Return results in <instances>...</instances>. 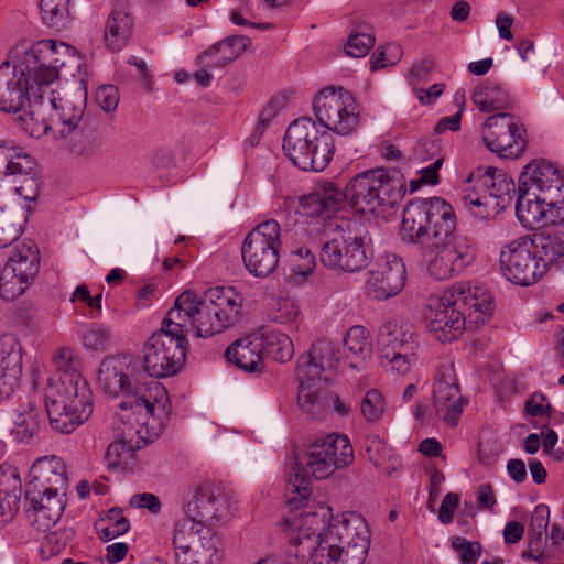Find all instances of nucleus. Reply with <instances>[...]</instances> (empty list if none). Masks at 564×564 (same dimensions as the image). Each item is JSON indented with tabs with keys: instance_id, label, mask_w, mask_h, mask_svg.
Wrapping results in <instances>:
<instances>
[{
	"instance_id": "obj_1",
	"label": "nucleus",
	"mask_w": 564,
	"mask_h": 564,
	"mask_svg": "<svg viewBox=\"0 0 564 564\" xmlns=\"http://www.w3.org/2000/svg\"><path fill=\"white\" fill-rule=\"evenodd\" d=\"M242 302L234 288L216 286L200 295L189 290L181 293L161 329L143 346L144 375L153 379L177 373L185 362L187 334L207 338L235 326L241 318Z\"/></svg>"
},
{
	"instance_id": "obj_2",
	"label": "nucleus",
	"mask_w": 564,
	"mask_h": 564,
	"mask_svg": "<svg viewBox=\"0 0 564 564\" xmlns=\"http://www.w3.org/2000/svg\"><path fill=\"white\" fill-rule=\"evenodd\" d=\"M400 236L421 251L430 274L437 280L459 274L475 257L468 239L456 234L453 206L442 197L408 203Z\"/></svg>"
},
{
	"instance_id": "obj_3",
	"label": "nucleus",
	"mask_w": 564,
	"mask_h": 564,
	"mask_svg": "<svg viewBox=\"0 0 564 564\" xmlns=\"http://www.w3.org/2000/svg\"><path fill=\"white\" fill-rule=\"evenodd\" d=\"M100 389L111 395H123L122 410L130 409L137 423L147 429L148 437H156L170 417V399L165 387L149 379L141 360L132 355H112L104 358L98 370Z\"/></svg>"
},
{
	"instance_id": "obj_4",
	"label": "nucleus",
	"mask_w": 564,
	"mask_h": 564,
	"mask_svg": "<svg viewBox=\"0 0 564 564\" xmlns=\"http://www.w3.org/2000/svg\"><path fill=\"white\" fill-rule=\"evenodd\" d=\"M75 48L63 42L46 41L25 51L18 64L0 65V110L24 115L34 105L43 87L58 77L65 65L57 55L74 57Z\"/></svg>"
},
{
	"instance_id": "obj_5",
	"label": "nucleus",
	"mask_w": 564,
	"mask_h": 564,
	"mask_svg": "<svg viewBox=\"0 0 564 564\" xmlns=\"http://www.w3.org/2000/svg\"><path fill=\"white\" fill-rule=\"evenodd\" d=\"M494 311L488 289L469 282L455 283L430 299L425 310L426 327L436 340L453 343L464 334L467 321L476 326L484 325Z\"/></svg>"
},
{
	"instance_id": "obj_6",
	"label": "nucleus",
	"mask_w": 564,
	"mask_h": 564,
	"mask_svg": "<svg viewBox=\"0 0 564 564\" xmlns=\"http://www.w3.org/2000/svg\"><path fill=\"white\" fill-rule=\"evenodd\" d=\"M404 177L398 171L368 170L355 175L343 194L345 203L362 215H380L405 195Z\"/></svg>"
},
{
	"instance_id": "obj_7",
	"label": "nucleus",
	"mask_w": 564,
	"mask_h": 564,
	"mask_svg": "<svg viewBox=\"0 0 564 564\" xmlns=\"http://www.w3.org/2000/svg\"><path fill=\"white\" fill-rule=\"evenodd\" d=\"M283 150L300 170L321 172L332 161L335 147L328 131H319L311 118L302 117L286 129Z\"/></svg>"
},
{
	"instance_id": "obj_8",
	"label": "nucleus",
	"mask_w": 564,
	"mask_h": 564,
	"mask_svg": "<svg viewBox=\"0 0 564 564\" xmlns=\"http://www.w3.org/2000/svg\"><path fill=\"white\" fill-rule=\"evenodd\" d=\"M470 187L465 189L463 200L466 207L479 218H491L511 205L516 185L502 170L478 167L468 177Z\"/></svg>"
},
{
	"instance_id": "obj_9",
	"label": "nucleus",
	"mask_w": 564,
	"mask_h": 564,
	"mask_svg": "<svg viewBox=\"0 0 564 564\" xmlns=\"http://www.w3.org/2000/svg\"><path fill=\"white\" fill-rule=\"evenodd\" d=\"M319 259L329 270L355 273L368 265L372 259V250L349 223L341 220V223L328 224Z\"/></svg>"
},
{
	"instance_id": "obj_10",
	"label": "nucleus",
	"mask_w": 564,
	"mask_h": 564,
	"mask_svg": "<svg viewBox=\"0 0 564 564\" xmlns=\"http://www.w3.org/2000/svg\"><path fill=\"white\" fill-rule=\"evenodd\" d=\"M84 112L83 100L45 98L44 94H40L31 109L20 116V120L31 135H41L51 129H58L62 135H68L78 127Z\"/></svg>"
},
{
	"instance_id": "obj_11",
	"label": "nucleus",
	"mask_w": 564,
	"mask_h": 564,
	"mask_svg": "<svg viewBox=\"0 0 564 564\" xmlns=\"http://www.w3.org/2000/svg\"><path fill=\"white\" fill-rule=\"evenodd\" d=\"M282 249L281 228L270 219L256 226L245 238L241 254L246 269L257 278H265L278 267Z\"/></svg>"
},
{
	"instance_id": "obj_12",
	"label": "nucleus",
	"mask_w": 564,
	"mask_h": 564,
	"mask_svg": "<svg viewBox=\"0 0 564 564\" xmlns=\"http://www.w3.org/2000/svg\"><path fill=\"white\" fill-rule=\"evenodd\" d=\"M313 111L322 126L340 135L350 134L359 124L356 98L341 87L322 89L314 98Z\"/></svg>"
},
{
	"instance_id": "obj_13",
	"label": "nucleus",
	"mask_w": 564,
	"mask_h": 564,
	"mask_svg": "<svg viewBox=\"0 0 564 564\" xmlns=\"http://www.w3.org/2000/svg\"><path fill=\"white\" fill-rule=\"evenodd\" d=\"M40 251L31 241L18 243L0 273V296L12 301L26 292L40 272Z\"/></svg>"
},
{
	"instance_id": "obj_14",
	"label": "nucleus",
	"mask_w": 564,
	"mask_h": 564,
	"mask_svg": "<svg viewBox=\"0 0 564 564\" xmlns=\"http://www.w3.org/2000/svg\"><path fill=\"white\" fill-rule=\"evenodd\" d=\"M172 541L177 564H209L217 551L213 529L186 517L175 523Z\"/></svg>"
},
{
	"instance_id": "obj_15",
	"label": "nucleus",
	"mask_w": 564,
	"mask_h": 564,
	"mask_svg": "<svg viewBox=\"0 0 564 564\" xmlns=\"http://www.w3.org/2000/svg\"><path fill=\"white\" fill-rule=\"evenodd\" d=\"M328 516L329 510L321 507L318 511L305 512L285 520L286 530L290 531L285 550L286 564H304L313 558L319 532L325 529Z\"/></svg>"
},
{
	"instance_id": "obj_16",
	"label": "nucleus",
	"mask_w": 564,
	"mask_h": 564,
	"mask_svg": "<svg viewBox=\"0 0 564 564\" xmlns=\"http://www.w3.org/2000/svg\"><path fill=\"white\" fill-rule=\"evenodd\" d=\"M520 120L510 112L489 116L481 126L485 145L501 158H518L527 147Z\"/></svg>"
},
{
	"instance_id": "obj_17",
	"label": "nucleus",
	"mask_w": 564,
	"mask_h": 564,
	"mask_svg": "<svg viewBox=\"0 0 564 564\" xmlns=\"http://www.w3.org/2000/svg\"><path fill=\"white\" fill-rule=\"evenodd\" d=\"M352 462L354 448L346 435L329 434L306 451V465L316 479H325Z\"/></svg>"
},
{
	"instance_id": "obj_18",
	"label": "nucleus",
	"mask_w": 564,
	"mask_h": 564,
	"mask_svg": "<svg viewBox=\"0 0 564 564\" xmlns=\"http://www.w3.org/2000/svg\"><path fill=\"white\" fill-rule=\"evenodd\" d=\"M533 249L528 236L505 246L500 252V267L507 280L527 286L545 273V264L540 263Z\"/></svg>"
},
{
	"instance_id": "obj_19",
	"label": "nucleus",
	"mask_w": 564,
	"mask_h": 564,
	"mask_svg": "<svg viewBox=\"0 0 564 564\" xmlns=\"http://www.w3.org/2000/svg\"><path fill=\"white\" fill-rule=\"evenodd\" d=\"M406 281L405 265L395 254L377 259L366 281L367 293L375 300L382 301L401 292Z\"/></svg>"
},
{
	"instance_id": "obj_20",
	"label": "nucleus",
	"mask_w": 564,
	"mask_h": 564,
	"mask_svg": "<svg viewBox=\"0 0 564 564\" xmlns=\"http://www.w3.org/2000/svg\"><path fill=\"white\" fill-rule=\"evenodd\" d=\"M464 404L453 365H441L435 376L433 389V405L436 415L448 425L456 426Z\"/></svg>"
},
{
	"instance_id": "obj_21",
	"label": "nucleus",
	"mask_w": 564,
	"mask_h": 564,
	"mask_svg": "<svg viewBox=\"0 0 564 564\" xmlns=\"http://www.w3.org/2000/svg\"><path fill=\"white\" fill-rule=\"evenodd\" d=\"M340 359V349L335 343L318 339L299 357L296 377L328 381L337 371Z\"/></svg>"
},
{
	"instance_id": "obj_22",
	"label": "nucleus",
	"mask_w": 564,
	"mask_h": 564,
	"mask_svg": "<svg viewBox=\"0 0 564 564\" xmlns=\"http://www.w3.org/2000/svg\"><path fill=\"white\" fill-rule=\"evenodd\" d=\"M45 400L62 401L75 412H93V392L88 381L77 370L62 372L55 382H50Z\"/></svg>"
},
{
	"instance_id": "obj_23",
	"label": "nucleus",
	"mask_w": 564,
	"mask_h": 564,
	"mask_svg": "<svg viewBox=\"0 0 564 564\" xmlns=\"http://www.w3.org/2000/svg\"><path fill=\"white\" fill-rule=\"evenodd\" d=\"M66 491L26 488L28 517L39 531L46 532L61 519L66 506Z\"/></svg>"
},
{
	"instance_id": "obj_24",
	"label": "nucleus",
	"mask_w": 564,
	"mask_h": 564,
	"mask_svg": "<svg viewBox=\"0 0 564 564\" xmlns=\"http://www.w3.org/2000/svg\"><path fill=\"white\" fill-rule=\"evenodd\" d=\"M519 181L523 186L539 192L544 200L564 196V170L552 163L541 161L528 164Z\"/></svg>"
},
{
	"instance_id": "obj_25",
	"label": "nucleus",
	"mask_w": 564,
	"mask_h": 564,
	"mask_svg": "<svg viewBox=\"0 0 564 564\" xmlns=\"http://www.w3.org/2000/svg\"><path fill=\"white\" fill-rule=\"evenodd\" d=\"M184 511L186 518L207 524L226 516L227 502L219 489L210 485L199 486Z\"/></svg>"
},
{
	"instance_id": "obj_26",
	"label": "nucleus",
	"mask_w": 564,
	"mask_h": 564,
	"mask_svg": "<svg viewBox=\"0 0 564 564\" xmlns=\"http://www.w3.org/2000/svg\"><path fill=\"white\" fill-rule=\"evenodd\" d=\"M22 373V351L12 335L0 337V397L9 398L19 387Z\"/></svg>"
},
{
	"instance_id": "obj_27",
	"label": "nucleus",
	"mask_w": 564,
	"mask_h": 564,
	"mask_svg": "<svg viewBox=\"0 0 564 564\" xmlns=\"http://www.w3.org/2000/svg\"><path fill=\"white\" fill-rule=\"evenodd\" d=\"M31 480L26 488L53 489L55 492L67 491L68 477L66 466L58 456H43L37 458L31 467Z\"/></svg>"
},
{
	"instance_id": "obj_28",
	"label": "nucleus",
	"mask_w": 564,
	"mask_h": 564,
	"mask_svg": "<svg viewBox=\"0 0 564 564\" xmlns=\"http://www.w3.org/2000/svg\"><path fill=\"white\" fill-rule=\"evenodd\" d=\"M262 350L263 339L261 335L248 334L229 345L225 356L229 362L235 364L246 372H262L264 370Z\"/></svg>"
},
{
	"instance_id": "obj_29",
	"label": "nucleus",
	"mask_w": 564,
	"mask_h": 564,
	"mask_svg": "<svg viewBox=\"0 0 564 564\" xmlns=\"http://www.w3.org/2000/svg\"><path fill=\"white\" fill-rule=\"evenodd\" d=\"M345 204L343 191L332 182L318 185L311 194L300 199V207L308 217L329 216Z\"/></svg>"
},
{
	"instance_id": "obj_30",
	"label": "nucleus",
	"mask_w": 564,
	"mask_h": 564,
	"mask_svg": "<svg viewBox=\"0 0 564 564\" xmlns=\"http://www.w3.org/2000/svg\"><path fill=\"white\" fill-rule=\"evenodd\" d=\"M473 101L482 112H509L514 108V98L498 80L488 78L477 85L473 93Z\"/></svg>"
},
{
	"instance_id": "obj_31",
	"label": "nucleus",
	"mask_w": 564,
	"mask_h": 564,
	"mask_svg": "<svg viewBox=\"0 0 564 564\" xmlns=\"http://www.w3.org/2000/svg\"><path fill=\"white\" fill-rule=\"evenodd\" d=\"M419 336L404 329L397 323L388 322L379 328L378 351L381 356H394V352H412L419 350Z\"/></svg>"
},
{
	"instance_id": "obj_32",
	"label": "nucleus",
	"mask_w": 564,
	"mask_h": 564,
	"mask_svg": "<svg viewBox=\"0 0 564 564\" xmlns=\"http://www.w3.org/2000/svg\"><path fill=\"white\" fill-rule=\"evenodd\" d=\"M561 227H545L529 237L532 243L533 253L536 254L540 263L545 264V271L555 268L564 254V241Z\"/></svg>"
},
{
	"instance_id": "obj_33",
	"label": "nucleus",
	"mask_w": 564,
	"mask_h": 564,
	"mask_svg": "<svg viewBox=\"0 0 564 564\" xmlns=\"http://www.w3.org/2000/svg\"><path fill=\"white\" fill-rule=\"evenodd\" d=\"M546 203L547 200H544L542 195L532 191L529 186H523L519 181L516 214L524 227L542 225L545 228Z\"/></svg>"
},
{
	"instance_id": "obj_34",
	"label": "nucleus",
	"mask_w": 564,
	"mask_h": 564,
	"mask_svg": "<svg viewBox=\"0 0 564 564\" xmlns=\"http://www.w3.org/2000/svg\"><path fill=\"white\" fill-rule=\"evenodd\" d=\"M362 451L365 457L387 476H395L402 469L400 457L378 434L365 436Z\"/></svg>"
},
{
	"instance_id": "obj_35",
	"label": "nucleus",
	"mask_w": 564,
	"mask_h": 564,
	"mask_svg": "<svg viewBox=\"0 0 564 564\" xmlns=\"http://www.w3.org/2000/svg\"><path fill=\"white\" fill-rule=\"evenodd\" d=\"M297 380L300 409L313 419L321 420L327 412V390L321 387L322 380L308 378H297Z\"/></svg>"
},
{
	"instance_id": "obj_36",
	"label": "nucleus",
	"mask_w": 564,
	"mask_h": 564,
	"mask_svg": "<svg viewBox=\"0 0 564 564\" xmlns=\"http://www.w3.org/2000/svg\"><path fill=\"white\" fill-rule=\"evenodd\" d=\"M337 529L345 539V546L361 549L368 553L370 546V530L366 519L355 511L343 513L341 520L335 521Z\"/></svg>"
},
{
	"instance_id": "obj_37",
	"label": "nucleus",
	"mask_w": 564,
	"mask_h": 564,
	"mask_svg": "<svg viewBox=\"0 0 564 564\" xmlns=\"http://www.w3.org/2000/svg\"><path fill=\"white\" fill-rule=\"evenodd\" d=\"M133 20L120 6L110 13L104 32V40L112 52L121 51L131 37Z\"/></svg>"
},
{
	"instance_id": "obj_38",
	"label": "nucleus",
	"mask_w": 564,
	"mask_h": 564,
	"mask_svg": "<svg viewBox=\"0 0 564 564\" xmlns=\"http://www.w3.org/2000/svg\"><path fill=\"white\" fill-rule=\"evenodd\" d=\"M550 523V509L544 503L538 505L530 518L528 528L529 550L525 555L539 561L544 555V547L547 543V527Z\"/></svg>"
},
{
	"instance_id": "obj_39",
	"label": "nucleus",
	"mask_w": 564,
	"mask_h": 564,
	"mask_svg": "<svg viewBox=\"0 0 564 564\" xmlns=\"http://www.w3.org/2000/svg\"><path fill=\"white\" fill-rule=\"evenodd\" d=\"M43 422L42 409L34 401L21 404L17 410L12 437L20 443H29L37 434Z\"/></svg>"
},
{
	"instance_id": "obj_40",
	"label": "nucleus",
	"mask_w": 564,
	"mask_h": 564,
	"mask_svg": "<svg viewBox=\"0 0 564 564\" xmlns=\"http://www.w3.org/2000/svg\"><path fill=\"white\" fill-rule=\"evenodd\" d=\"M46 415L53 430L62 434H68L75 431L90 416L87 412H75V409L56 400H45Z\"/></svg>"
},
{
	"instance_id": "obj_41",
	"label": "nucleus",
	"mask_w": 564,
	"mask_h": 564,
	"mask_svg": "<svg viewBox=\"0 0 564 564\" xmlns=\"http://www.w3.org/2000/svg\"><path fill=\"white\" fill-rule=\"evenodd\" d=\"M20 485L18 469L12 466H0V522L10 521L18 510L15 489Z\"/></svg>"
},
{
	"instance_id": "obj_42",
	"label": "nucleus",
	"mask_w": 564,
	"mask_h": 564,
	"mask_svg": "<svg viewBox=\"0 0 564 564\" xmlns=\"http://www.w3.org/2000/svg\"><path fill=\"white\" fill-rule=\"evenodd\" d=\"M285 490L291 509H297L311 495V478L296 458L292 464L291 470L288 473Z\"/></svg>"
},
{
	"instance_id": "obj_43",
	"label": "nucleus",
	"mask_w": 564,
	"mask_h": 564,
	"mask_svg": "<svg viewBox=\"0 0 564 564\" xmlns=\"http://www.w3.org/2000/svg\"><path fill=\"white\" fill-rule=\"evenodd\" d=\"M344 345L349 354L359 358L357 362H350L352 369H360L362 364L372 354V344L369 340V333L364 326H352L346 333Z\"/></svg>"
},
{
	"instance_id": "obj_44",
	"label": "nucleus",
	"mask_w": 564,
	"mask_h": 564,
	"mask_svg": "<svg viewBox=\"0 0 564 564\" xmlns=\"http://www.w3.org/2000/svg\"><path fill=\"white\" fill-rule=\"evenodd\" d=\"M96 530L99 538L110 541L127 533L130 529L129 520L123 516L122 509L111 508L104 518L96 522Z\"/></svg>"
},
{
	"instance_id": "obj_45",
	"label": "nucleus",
	"mask_w": 564,
	"mask_h": 564,
	"mask_svg": "<svg viewBox=\"0 0 564 564\" xmlns=\"http://www.w3.org/2000/svg\"><path fill=\"white\" fill-rule=\"evenodd\" d=\"M70 0H41L42 21L50 28L61 30L70 21Z\"/></svg>"
},
{
	"instance_id": "obj_46",
	"label": "nucleus",
	"mask_w": 564,
	"mask_h": 564,
	"mask_svg": "<svg viewBox=\"0 0 564 564\" xmlns=\"http://www.w3.org/2000/svg\"><path fill=\"white\" fill-rule=\"evenodd\" d=\"M263 348L276 361L286 362L294 356V345L292 339L275 330H267L261 334Z\"/></svg>"
},
{
	"instance_id": "obj_47",
	"label": "nucleus",
	"mask_w": 564,
	"mask_h": 564,
	"mask_svg": "<svg viewBox=\"0 0 564 564\" xmlns=\"http://www.w3.org/2000/svg\"><path fill=\"white\" fill-rule=\"evenodd\" d=\"M250 44V39L245 35H232L213 44L204 51V58L208 57L212 53L220 54V62L227 65L234 62Z\"/></svg>"
},
{
	"instance_id": "obj_48",
	"label": "nucleus",
	"mask_w": 564,
	"mask_h": 564,
	"mask_svg": "<svg viewBox=\"0 0 564 564\" xmlns=\"http://www.w3.org/2000/svg\"><path fill=\"white\" fill-rule=\"evenodd\" d=\"M78 336L83 346L91 351L106 350L112 338L109 327L99 323L84 325L78 332Z\"/></svg>"
},
{
	"instance_id": "obj_49",
	"label": "nucleus",
	"mask_w": 564,
	"mask_h": 564,
	"mask_svg": "<svg viewBox=\"0 0 564 564\" xmlns=\"http://www.w3.org/2000/svg\"><path fill=\"white\" fill-rule=\"evenodd\" d=\"M105 458L110 468L127 470L134 465L135 452L132 445L117 441L108 446Z\"/></svg>"
},
{
	"instance_id": "obj_50",
	"label": "nucleus",
	"mask_w": 564,
	"mask_h": 564,
	"mask_svg": "<svg viewBox=\"0 0 564 564\" xmlns=\"http://www.w3.org/2000/svg\"><path fill=\"white\" fill-rule=\"evenodd\" d=\"M344 540L339 529H337L336 522L330 523L323 532H319L318 544L313 555L314 561L330 555L333 553L332 551L346 549Z\"/></svg>"
},
{
	"instance_id": "obj_51",
	"label": "nucleus",
	"mask_w": 564,
	"mask_h": 564,
	"mask_svg": "<svg viewBox=\"0 0 564 564\" xmlns=\"http://www.w3.org/2000/svg\"><path fill=\"white\" fill-rule=\"evenodd\" d=\"M381 362L388 370L394 371L399 375H405L411 371L413 366L419 360V350L410 352H394V356H381Z\"/></svg>"
},
{
	"instance_id": "obj_52",
	"label": "nucleus",
	"mask_w": 564,
	"mask_h": 564,
	"mask_svg": "<svg viewBox=\"0 0 564 564\" xmlns=\"http://www.w3.org/2000/svg\"><path fill=\"white\" fill-rule=\"evenodd\" d=\"M333 553L322 560L314 561V564H362L367 553L359 549L346 546L341 551H332Z\"/></svg>"
},
{
	"instance_id": "obj_53",
	"label": "nucleus",
	"mask_w": 564,
	"mask_h": 564,
	"mask_svg": "<svg viewBox=\"0 0 564 564\" xmlns=\"http://www.w3.org/2000/svg\"><path fill=\"white\" fill-rule=\"evenodd\" d=\"M375 45V36L370 33L351 34L345 45L347 55L360 58L366 56Z\"/></svg>"
},
{
	"instance_id": "obj_54",
	"label": "nucleus",
	"mask_w": 564,
	"mask_h": 564,
	"mask_svg": "<svg viewBox=\"0 0 564 564\" xmlns=\"http://www.w3.org/2000/svg\"><path fill=\"white\" fill-rule=\"evenodd\" d=\"M451 545L455 552L459 553L462 564H476L481 555L480 543L467 541L463 536H455Z\"/></svg>"
},
{
	"instance_id": "obj_55",
	"label": "nucleus",
	"mask_w": 564,
	"mask_h": 564,
	"mask_svg": "<svg viewBox=\"0 0 564 564\" xmlns=\"http://www.w3.org/2000/svg\"><path fill=\"white\" fill-rule=\"evenodd\" d=\"M361 413L368 422L379 420L383 412L384 402L381 393L376 390H369L361 401Z\"/></svg>"
},
{
	"instance_id": "obj_56",
	"label": "nucleus",
	"mask_w": 564,
	"mask_h": 564,
	"mask_svg": "<svg viewBox=\"0 0 564 564\" xmlns=\"http://www.w3.org/2000/svg\"><path fill=\"white\" fill-rule=\"evenodd\" d=\"M316 265V259L313 252L301 247L292 252L291 268L292 271L300 275H308Z\"/></svg>"
},
{
	"instance_id": "obj_57",
	"label": "nucleus",
	"mask_w": 564,
	"mask_h": 564,
	"mask_svg": "<svg viewBox=\"0 0 564 564\" xmlns=\"http://www.w3.org/2000/svg\"><path fill=\"white\" fill-rule=\"evenodd\" d=\"M34 170L35 162L33 159L18 148V153H14V159L9 161L4 174L26 177L35 174Z\"/></svg>"
},
{
	"instance_id": "obj_58",
	"label": "nucleus",
	"mask_w": 564,
	"mask_h": 564,
	"mask_svg": "<svg viewBox=\"0 0 564 564\" xmlns=\"http://www.w3.org/2000/svg\"><path fill=\"white\" fill-rule=\"evenodd\" d=\"M72 302H83L89 308V317L97 318L101 315V301L102 294L98 293L95 296L90 295L88 288L85 284L78 285L70 297Z\"/></svg>"
},
{
	"instance_id": "obj_59",
	"label": "nucleus",
	"mask_w": 564,
	"mask_h": 564,
	"mask_svg": "<svg viewBox=\"0 0 564 564\" xmlns=\"http://www.w3.org/2000/svg\"><path fill=\"white\" fill-rule=\"evenodd\" d=\"M73 536L74 531L72 529L50 531L45 536L43 547L47 549L51 554H58L66 547Z\"/></svg>"
},
{
	"instance_id": "obj_60",
	"label": "nucleus",
	"mask_w": 564,
	"mask_h": 564,
	"mask_svg": "<svg viewBox=\"0 0 564 564\" xmlns=\"http://www.w3.org/2000/svg\"><path fill=\"white\" fill-rule=\"evenodd\" d=\"M300 315V307L296 301L286 297L278 302L274 319L281 324L293 323Z\"/></svg>"
},
{
	"instance_id": "obj_61",
	"label": "nucleus",
	"mask_w": 564,
	"mask_h": 564,
	"mask_svg": "<svg viewBox=\"0 0 564 564\" xmlns=\"http://www.w3.org/2000/svg\"><path fill=\"white\" fill-rule=\"evenodd\" d=\"M441 150L440 140L422 139L414 147V154L421 161H435L437 158H443Z\"/></svg>"
},
{
	"instance_id": "obj_62",
	"label": "nucleus",
	"mask_w": 564,
	"mask_h": 564,
	"mask_svg": "<svg viewBox=\"0 0 564 564\" xmlns=\"http://www.w3.org/2000/svg\"><path fill=\"white\" fill-rule=\"evenodd\" d=\"M96 100L105 111H112L119 104V90L113 85H102L96 91Z\"/></svg>"
},
{
	"instance_id": "obj_63",
	"label": "nucleus",
	"mask_w": 564,
	"mask_h": 564,
	"mask_svg": "<svg viewBox=\"0 0 564 564\" xmlns=\"http://www.w3.org/2000/svg\"><path fill=\"white\" fill-rule=\"evenodd\" d=\"M401 54V47L397 44H388L383 51L375 53L371 56V69L377 70L387 65H392L394 59L399 58Z\"/></svg>"
},
{
	"instance_id": "obj_64",
	"label": "nucleus",
	"mask_w": 564,
	"mask_h": 564,
	"mask_svg": "<svg viewBox=\"0 0 564 564\" xmlns=\"http://www.w3.org/2000/svg\"><path fill=\"white\" fill-rule=\"evenodd\" d=\"M525 411L531 416L550 415L551 404L542 393H533L524 404Z\"/></svg>"
}]
</instances>
